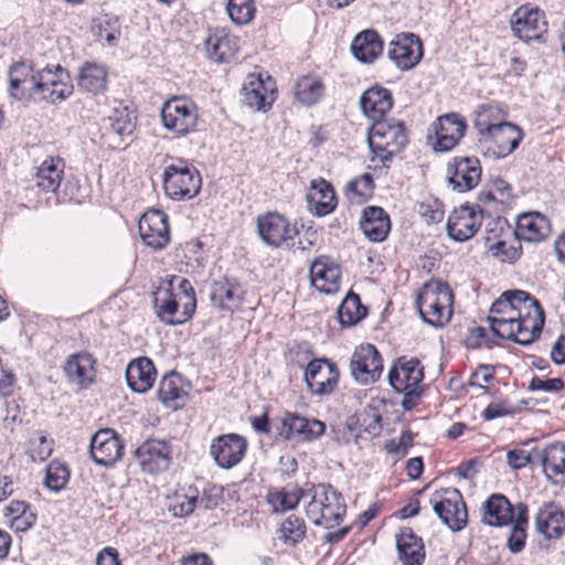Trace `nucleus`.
I'll return each instance as SVG.
<instances>
[{
	"label": "nucleus",
	"instance_id": "f257e3e1",
	"mask_svg": "<svg viewBox=\"0 0 565 565\" xmlns=\"http://www.w3.org/2000/svg\"><path fill=\"white\" fill-rule=\"evenodd\" d=\"M158 318L167 324H181L192 318L196 308L195 291L186 278L163 282L153 294Z\"/></svg>",
	"mask_w": 565,
	"mask_h": 565
},
{
	"label": "nucleus",
	"instance_id": "f03ea898",
	"mask_svg": "<svg viewBox=\"0 0 565 565\" xmlns=\"http://www.w3.org/2000/svg\"><path fill=\"white\" fill-rule=\"evenodd\" d=\"M475 128L479 134V148L489 158H505L519 147L523 138L519 126L510 121L492 124L484 114H479Z\"/></svg>",
	"mask_w": 565,
	"mask_h": 565
},
{
	"label": "nucleus",
	"instance_id": "7ed1b4c3",
	"mask_svg": "<svg viewBox=\"0 0 565 565\" xmlns=\"http://www.w3.org/2000/svg\"><path fill=\"white\" fill-rule=\"evenodd\" d=\"M310 501L306 507V514L315 525L326 529L338 526L347 513L345 500L330 483L312 486L308 492Z\"/></svg>",
	"mask_w": 565,
	"mask_h": 565
},
{
	"label": "nucleus",
	"instance_id": "20e7f679",
	"mask_svg": "<svg viewBox=\"0 0 565 565\" xmlns=\"http://www.w3.org/2000/svg\"><path fill=\"white\" fill-rule=\"evenodd\" d=\"M454 295L448 284L426 282L417 292L416 308L423 321L441 328L452 316Z\"/></svg>",
	"mask_w": 565,
	"mask_h": 565
},
{
	"label": "nucleus",
	"instance_id": "39448f33",
	"mask_svg": "<svg viewBox=\"0 0 565 565\" xmlns=\"http://www.w3.org/2000/svg\"><path fill=\"white\" fill-rule=\"evenodd\" d=\"M162 181L166 194L172 200H190L199 194L202 185L198 169L182 159L164 168Z\"/></svg>",
	"mask_w": 565,
	"mask_h": 565
},
{
	"label": "nucleus",
	"instance_id": "423d86ee",
	"mask_svg": "<svg viewBox=\"0 0 565 565\" xmlns=\"http://www.w3.org/2000/svg\"><path fill=\"white\" fill-rule=\"evenodd\" d=\"M160 117L163 127L177 137L194 131L199 118L195 104L180 96H174L162 105Z\"/></svg>",
	"mask_w": 565,
	"mask_h": 565
},
{
	"label": "nucleus",
	"instance_id": "0eeeda50",
	"mask_svg": "<svg viewBox=\"0 0 565 565\" xmlns=\"http://www.w3.org/2000/svg\"><path fill=\"white\" fill-rule=\"evenodd\" d=\"M408 143L405 124L396 119H382L372 124L367 131L369 149L383 150V147L393 151H402Z\"/></svg>",
	"mask_w": 565,
	"mask_h": 565
},
{
	"label": "nucleus",
	"instance_id": "6e6552de",
	"mask_svg": "<svg viewBox=\"0 0 565 565\" xmlns=\"http://www.w3.org/2000/svg\"><path fill=\"white\" fill-rule=\"evenodd\" d=\"M340 372L334 362L327 358L313 359L307 364L305 382L312 395L332 394L339 382Z\"/></svg>",
	"mask_w": 565,
	"mask_h": 565
},
{
	"label": "nucleus",
	"instance_id": "1a4fd4ad",
	"mask_svg": "<svg viewBox=\"0 0 565 565\" xmlns=\"http://www.w3.org/2000/svg\"><path fill=\"white\" fill-rule=\"evenodd\" d=\"M350 370L360 384L375 383L383 371V360L375 345L367 343L358 347L351 356Z\"/></svg>",
	"mask_w": 565,
	"mask_h": 565
},
{
	"label": "nucleus",
	"instance_id": "9d476101",
	"mask_svg": "<svg viewBox=\"0 0 565 565\" xmlns=\"http://www.w3.org/2000/svg\"><path fill=\"white\" fill-rule=\"evenodd\" d=\"M125 441L111 428L99 429L90 438L89 454L100 467H111L121 459Z\"/></svg>",
	"mask_w": 565,
	"mask_h": 565
},
{
	"label": "nucleus",
	"instance_id": "9b49d317",
	"mask_svg": "<svg viewBox=\"0 0 565 565\" xmlns=\"http://www.w3.org/2000/svg\"><path fill=\"white\" fill-rule=\"evenodd\" d=\"M433 510L440 521L452 531H460L467 524L468 512L458 489H444L439 500L434 501Z\"/></svg>",
	"mask_w": 565,
	"mask_h": 565
},
{
	"label": "nucleus",
	"instance_id": "f8f14e48",
	"mask_svg": "<svg viewBox=\"0 0 565 565\" xmlns=\"http://www.w3.org/2000/svg\"><path fill=\"white\" fill-rule=\"evenodd\" d=\"M134 456L143 472L157 475L169 469L172 448L164 440L148 439L136 448Z\"/></svg>",
	"mask_w": 565,
	"mask_h": 565
},
{
	"label": "nucleus",
	"instance_id": "ddd939ff",
	"mask_svg": "<svg viewBox=\"0 0 565 565\" xmlns=\"http://www.w3.org/2000/svg\"><path fill=\"white\" fill-rule=\"evenodd\" d=\"M511 29L524 42L539 41L547 31V21L539 8L521 6L512 14Z\"/></svg>",
	"mask_w": 565,
	"mask_h": 565
},
{
	"label": "nucleus",
	"instance_id": "4468645a",
	"mask_svg": "<svg viewBox=\"0 0 565 565\" xmlns=\"http://www.w3.org/2000/svg\"><path fill=\"white\" fill-rule=\"evenodd\" d=\"M140 237L153 250L163 249L170 242L169 217L161 210H149L138 223Z\"/></svg>",
	"mask_w": 565,
	"mask_h": 565
},
{
	"label": "nucleus",
	"instance_id": "2eb2a0df",
	"mask_svg": "<svg viewBox=\"0 0 565 565\" xmlns=\"http://www.w3.org/2000/svg\"><path fill=\"white\" fill-rule=\"evenodd\" d=\"M481 164L476 157H455L447 164V181L454 190L463 193L475 189L481 179Z\"/></svg>",
	"mask_w": 565,
	"mask_h": 565
},
{
	"label": "nucleus",
	"instance_id": "dca6fc26",
	"mask_svg": "<svg viewBox=\"0 0 565 565\" xmlns=\"http://www.w3.org/2000/svg\"><path fill=\"white\" fill-rule=\"evenodd\" d=\"M247 450V440L238 434H224L212 440L210 455L222 469L238 465Z\"/></svg>",
	"mask_w": 565,
	"mask_h": 565
},
{
	"label": "nucleus",
	"instance_id": "f3484780",
	"mask_svg": "<svg viewBox=\"0 0 565 565\" xmlns=\"http://www.w3.org/2000/svg\"><path fill=\"white\" fill-rule=\"evenodd\" d=\"M387 55L401 71L414 68L423 57V44L414 33H401L390 43Z\"/></svg>",
	"mask_w": 565,
	"mask_h": 565
},
{
	"label": "nucleus",
	"instance_id": "a211bd4d",
	"mask_svg": "<svg viewBox=\"0 0 565 565\" xmlns=\"http://www.w3.org/2000/svg\"><path fill=\"white\" fill-rule=\"evenodd\" d=\"M257 230L262 241L273 247H279L284 242L294 239L298 234L296 226L278 213H268L257 220Z\"/></svg>",
	"mask_w": 565,
	"mask_h": 565
},
{
	"label": "nucleus",
	"instance_id": "6ab92c4d",
	"mask_svg": "<svg viewBox=\"0 0 565 565\" xmlns=\"http://www.w3.org/2000/svg\"><path fill=\"white\" fill-rule=\"evenodd\" d=\"M326 431V425L316 418H306L296 413H287L281 418L279 435L287 440L298 438L301 441H312Z\"/></svg>",
	"mask_w": 565,
	"mask_h": 565
},
{
	"label": "nucleus",
	"instance_id": "aec40b11",
	"mask_svg": "<svg viewBox=\"0 0 565 565\" xmlns=\"http://www.w3.org/2000/svg\"><path fill=\"white\" fill-rule=\"evenodd\" d=\"M387 380L394 391L417 387L424 380V367L416 358L399 356L390 369Z\"/></svg>",
	"mask_w": 565,
	"mask_h": 565
},
{
	"label": "nucleus",
	"instance_id": "412c9836",
	"mask_svg": "<svg viewBox=\"0 0 565 565\" xmlns=\"http://www.w3.org/2000/svg\"><path fill=\"white\" fill-rule=\"evenodd\" d=\"M245 290L236 278L222 277L211 285L210 299L222 311L237 310L244 299Z\"/></svg>",
	"mask_w": 565,
	"mask_h": 565
},
{
	"label": "nucleus",
	"instance_id": "4be33fe9",
	"mask_svg": "<svg viewBox=\"0 0 565 565\" xmlns=\"http://www.w3.org/2000/svg\"><path fill=\"white\" fill-rule=\"evenodd\" d=\"M311 285L320 292L334 294L340 289L341 268L328 256L313 260L309 269Z\"/></svg>",
	"mask_w": 565,
	"mask_h": 565
},
{
	"label": "nucleus",
	"instance_id": "5701e85b",
	"mask_svg": "<svg viewBox=\"0 0 565 565\" xmlns=\"http://www.w3.org/2000/svg\"><path fill=\"white\" fill-rule=\"evenodd\" d=\"M63 68L56 66V73L49 68L41 70L40 84L38 86L35 102H46L57 104L68 98L73 93V85L64 82L57 73H62Z\"/></svg>",
	"mask_w": 565,
	"mask_h": 565
},
{
	"label": "nucleus",
	"instance_id": "b1692460",
	"mask_svg": "<svg viewBox=\"0 0 565 565\" xmlns=\"http://www.w3.org/2000/svg\"><path fill=\"white\" fill-rule=\"evenodd\" d=\"M481 225L473 207L461 205L455 209L447 221V234L456 242H465L476 235Z\"/></svg>",
	"mask_w": 565,
	"mask_h": 565
},
{
	"label": "nucleus",
	"instance_id": "393cba45",
	"mask_svg": "<svg viewBox=\"0 0 565 565\" xmlns=\"http://www.w3.org/2000/svg\"><path fill=\"white\" fill-rule=\"evenodd\" d=\"M466 121L459 115L451 113L440 116L435 129V151H449L454 149L465 135Z\"/></svg>",
	"mask_w": 565,
	"mask_h": 565
},
{
	"label": "nucleus",
	"instance_id": "a878e982",
	"mask_svg": "<svg viewBox=\"0 0 565 565\" xmlns=\"http://www.w3.org/2000/svg\"><path fill=\"white\" fill-rule=\"evenodd\" d=\"M535 527L545 539H559L565 532V511L555 502H545L535 515Z\"/></svg>",
	"mask_w": 565,
	"mask_h": 565
},
{
	"label": "nucleus",
	"instance_id": "bb28decb",
	"mask_svg": "<svg viewBox=\"0 0 565 565\" xmlns=\"http://www.w3.org/2000/svg\"><path fill=\"white\" fill-rule=\"evenodd\" d=\"M360 106L363 114L373 122L385 119V115L393 107L392 93L383 86L374 85L362 94Z\"/></svg>",
	"mask_w": 565,
	"mask_h": 565
},
{
	"label": "nucleus",
	"instance_id": "cd10ccee",
	"mask_svg": "<svg viewBox=\"0 0 565 565\" xmlns=\"http://www.w3.org/2000/svg\"><path fill=\"white\" fill-rule=\"evenodd\" d=\"M307 202L310 212L317 216L332 213L338 204L332 184L322 178L311 181Z\"/></svg>",
	"mask_w": 565,
	"mask_h": 565
},
{
	"label": "nucleus",
	"instance_id": "c85d7f7f",
	"mask_svg": "<svg viewBox=\"0 0 565 565\" xmlns=\"http://www.w3.org/2000/svg\"><path fill=\"white\" fill-rule=\"evenodd\" d=\"M398 559L403 565H422L425 547L420 536L412 527L405 526L395 536Z\"/></svg>",
	"mask_w": 565,
	"mask_h": 565
},
{
	"label": "nucleus",
	"instance_id": "c756f323",
	"mask_svg": "<svg viewBox=\"0 0 565 565\" xmlns=\"http://www.w3.org/2000/svg\"><path fill=\"white\" fill-rule=\"evenodd\" d=\"M532 303L534 313L527 311L516 320L514 343L523 347L532 344L540 338L545 323V313L541 303L539 301Z\"/></svg>",
	"mask_w": 565,
	"mask_h": 565
},
{
	"label": "nucleus",
	"instance_id": "7c9ffc66",
	"mask_svg": "<svg viewBox=\"0 0 565 565\" xmlns=\"http://www.w3.org/2000/svg\"><path fill=\"white\" fill-rule=\"evenodd\" d=\"M156 375L154 364L147 356L132 360L126 369L127 385L136 393L148 392L154 383Z\"/></svg>",
	"mask_w": 565,
	"mask_h": 565
},
{
	"label": "nucleus",
	"instance_id": "2f4dec72",
	"mask_svg": "<svg viewBox=\"0 0 565 565\" xmlns=\"http://www.w3.org/2000/svg\"><path fill=\"white\" fill-rule=\"evenodd\" d=\"M360 228L371 242H383L391 230L390 216L380 206H366L362 212Z\"/></svg>",
	"mask_w": 565,
	"mask_h": 565
},
{
	"label": "nucleus",
	"instance_id": "473e14b6",
	"mask_svg": "<svg viewBox=\"0 0 565 565\" xmlns=\"http://www.w3.org/2000/svg\"><path fill=\"white\" fill-rule=\"evenodd\" d=\"M482 521L490 526H504L512 523L516 515V505L500 493L491 494L482 505Z\"/></svg>",
	"mask_w": 565,
	"mask_h": 565
},
{
	"label": "nucleus",
	"instance_id": "72a5a7b5",
	"mask_svg": "<svg viewBox=\"0 0 565 565\" xmlns=\"http://www.w3.org/2000/svg\"><path fill=\"white\" fill-rule=\"evenodd\" d=\"M94 364L95 360L89 353H74L67 358L64 372L71 383L86 388L94 382Z\"/></svg>",
	"mask_w": 565,
	"mask_h": 565
},
{
	"label": "nucleus",
	"instance_id": "f704fd0d",
	"mask_svg": "<svg viewBox=\"0 0 565 565\" xmlns=\"http://www.w3.org/2000/svg\"><path fill=\"white\" fill-rule=\"evenodd\" d=\"M183 377L178 372H170L161 379L157 395L167 407L178 409L184 405L189 394L183 387Z\"/></svg>",
	"mask_w": 565,
	"mask_h": 565
},
{
	"label": "nucleus",
	"instance_id": "c9c22d12",
	"mask_svg": "<svg viewBox=\"0 0 565 565\" xmlns=\"http://www.w3.org/2000/svg\"><path fill=\"white\" fill-rule=\"evenodd\" d=\"M207 56L217 63L228 62L238 51L237 38L222 31L209 33L204 40Z\"/></svg>",
	"mask_w": 565,
	"mask_h": 565
},
{
	"label": "nucleus",
	"instance_id": "e433bc0d",
	"mask_svg": "<svg viewBox=\"0 0 565 565\" xmlns=\"http://www.w3.org/2000/svg\"><path fill=\"white\" fill-rule=\"evenodd\" d=\"M514 234L519 241L540 242L550 234V224L540 213H525L518 217Z\"/></svg>",
	"mask_w": 565,
	"mask_h": 565
},
{
	"label": "nucleus",
	"instance_id": "4c0bfd02",
	"mask_svg": "<svg viewBox=\"0 0 565 565\" xmlns=\"http://www.w3.org/2000/svg\"><path fill=\"white\" fill-rule=\"evenodd\" d=\"M353 56L362 63L374 62L383 52V41L375 30H364L351 43Z\"/></svg>",
	"mask_w": 565,
	"mask_h": 565
},
{
	"label": "nucleus",
	"instance_id": "58836bf2",
	"mask_svg": "<svg viewBox=\"0 0 565 565\" xmlns=\"http://www.w3.org/2000/svg\"><path fill=\"white\" fill-rule=\"evenodd\" d=\"M64 161L60 157L46 158L34 175L35 185L43 192H56L64 175Z\"/></svg>",
	"mask_w": 565,
	"mask_h": 565
},
{
	"label": "nucleus",
	"instance_id": "ea45409f",
	"mask_svg": "<svg viewBox=\"0 0 565 565\" xmlns=\"http://www.w3.org/2000/svg\"><path fill=\"white\" fill-rule=\"evenodd\" d=\"M542 466L548 479L555 482L565 480V444L553 443L546 446L542 455Z\"/></svg>",
	"mask_w": 565,
	"mask_h": 565
},
{
	"label": "nucleus",
	"instance_id": "a19ab883",
	"mask_svg": "<svg viewBox=\"0 0 565 565\" xmlns=\"http://www.w3.org/2000/svg\"><path fill=\"white\" fill-rule=\"evenodd\" d=\"M338 320L342 327H352L367 315V309L361 302L358 294L349 291L337 311Z\"/></svg>",
	"mask_w": 565,
	"mask_h": 565
},
{
	"label": "nucleus",
	"instance_id": "79ce46f5",
	"mask_svg": "<svg viewBox=\"0 0 565 565\" xmlns=\"http://www.w3.org/2000/svg\"><path fill=\"white\" fill-rule=\"evenodd\" d=\"M136 120L137 117L135 116V113L121 104L114 107L111 114L105 118L107 127L120 139L134 134L136 129Z\"/></svg>",
	"mask_w": 565,
	"mask_h": 565
},
{
	"label": "nucleus",
	"instance_id": "37998d69",
	"mask_svg": "<svg viewBox=\"0 0 565 565\" xmlns=\"http://www.w3.org/2000/svg\"><path fill=\"white\" fill-rule=\"evenodd\" d=\"M78 86L88 93H103L107 87L105 67L95 63H86L79 72Z\"/></svg>",
	"mask_w": 565,
	"mask_h": 565
},
{
	"label": "nucleus",
	"instance_id": "c03bdc74",
	"mask_svg": "<svg viewBox=\"0 0 565 565\" xmlns=\"http://www.w3.org/2000/svg\"><path fill=\"white\" fill-rule=\"evenodd\" d=\"M508 536L507 546L512 554L523 551L526 540L527 507L524 503L516 504L515 520Z\"/></svg>",
	"mask_w": 565,
	"mask_h": 565
},
{
	"label": "nucleus",
	"instance_id": "a18cd8bd",
	"mask_svg": "<svg viewBox=\"0 0 565 565\" xmlns=\"http://www.w3.org/2000/svg\"><path fill=\"white\" fill-rule=\"evenodd\" d=\"M324 89L321 78L305 75L295 85V97L299 103L311 106L323 96Z\"/></svg>",
	"mask_w": 565,
	"mask_h": 565
},
{
	"label": "nucleus",
	"instance_id": "49530a36",
	"mask_svg": "<svg viewBox=\"0 0 565 565\" xmlns=\"http://www.w3.org/2000/svg\"><path fill=\"white\" fill-rule=\"evenodd\" d=\"M244 103L257 110L266 111L270 108L274 98L266 93L260 79L250 81L243 87Z\"/></svg>",
	"mask_w": 565,
	"mask_h": 565
},
{
	"label": "nucleus",
	"instance_id": "de8ad7c7",
	"mask_svg": "<svg viewBox=\"0 0 565 565\" xmlns=\"http://www.w3.org/2000/svg\"><path fill=\"white\" fill-rule=\"evenodd\" d=\"M302 495L303 490L300 488H295L292 491L280 489L269 492L267 502L273 508L274 513H281L295 509Z\"/></svg>",
	"mask_w": 565,
	"mask_h": 565
},
{
	"label": "nucleus",
	"instance_id": "09e8293b",
	"mask_svg": "<svg viewBox=\"0 0 565 565\" xmlns=\"http://www.w3.org/2000/svg\"><path fill=\"white\" fill-rule=\"evenodd\" d=\"M305 521L297 515H289L280 525L279 540L285 544L296 545L306 536Z\"/></svg>",
	"mask_w": 565,
	"mask_h": 565
},
{
	"label": "nucleus",
	"instance_id": "8fccbe9b",
	"mask_svg": "<svg viewBox=\"0 0 565 565\" xmlns=\"http://www.w3.org/2000/svg\"><path fill=\"white\" fill-rule=\"evenodd\" d=\"M226 10L233 23L245 25L254 19L256 6L254 0H228Z\"/></svg>",
	"mask_w": 565,
	"mask_h": 565
},
{
	"label": "nucleus",
	"instance_id": "3c124183",
	"mask_svg": "<svg viewBox=\"0 0 565 565\" xmlns=\"http://www.w3.org/2000/svg\"><path fill=\"white\" fill-rule=\"evenodd\" d=\"M70 479L67 466L58 460L49 463L45 475V486L52 491H60L65 488Z\"/></svg>",
	"mask_w": 565,
	"mask_h": 565
},
{
	"label": "nucleus",
	"instance_id": "603ef678",
	"mask_svg": "<svg viewBox=\"0 0 565 565\" xmlns=\"http://www.w3.org/2000/svg\"><path fill=\"white\" fill-rule=\"evenodd\" d=\"M519 317H509V318H487L489 322L490 330L493 335L499 339L515 340V326Z\"/></svg>",
	"mask_w": 565,
	"mask_h": 565
},
{
	"label": "nucleus",
	"instance_id": "864d4df0",
	"mask_svg": "<svg viewBox=\"0 0 565 565\" xmlns=\"http://www.w3.org/2000/svg\"><path fill=\"white\" fill-rule=\"evenodd\" d=\"M41 71H36L35 74L30 76L28 79L22 81L18 88L10 89V94L18 100H34L36 96L38 86L40 84Z\"/></svg>",
	"mask_w": 565,
	"mask_h": 565
},
{
	"label": "nucleus",
	"instance_id": "5fc2aeb1",
	"mask_svg": "<svg viewBox=\"0 0 565 565\" xmlns=\"http://www.w3.org/2000/svg\"><path fill=\"white\" fill-rule=\"evenodd\" d=\"M508 298L510 299L511 305H513V309L515 312L520 313V316H524L525 312L532 313L534 311L533 301H539L534 297H532L529 292L523 290H508L504 291Z\"/></svg>",
	"mask_w": 565,
	"mask_h": 565
},
{
	"label": "nucleus",
	"instance_id": "6e6d98bb",
	"mask_svg": "<svg viewBox=\"0 0 565 565\" xmlns=\"http://www.w3.org/2000/svg\"><path fill=\"white\" fill-rule=\"evenodd\" d=\"M382 415L374 407L364 408L360 420L363 431L372 436L380 435L382 430Z\"/></svg>",
	"mask_w": 565,
	"mask_h": 565
},
{
	"label": "nucleus",
	"instance_id": "4d7b16f0",
	"mask_svg": "<svg viewBox=\"0 0 565 565\" xmlns=\"http://www.w3.org/2000/svg\"><path fill=\"white\" fill-rule=\"evenodd\" d=\"M347 190L363 200L370 198L374 190L372 175L370 173H364L355 180L350 181L347 185Z\"/></svg>",
	"mask_w": 565,
	"mask_h": 565
},
{
	"label": "nucleus",
	"instance_id": "13d9d810",
	"mask_svg": "<svg viewBox=\"0 0 565 565\" xmlns=\"http://www.w3.org/2000/svg\"><path fill=\"white\" fill-rule=\"evenodd\" d=\"M98 36L105 39L109 44L117 41L120 35L118 19L105 15L98 20Z\"/></svg>",
	"mask_w": 565,
	"mask_h": 565
},
{
	"label": "nucleus",
	"instance_id": "bf43d9fd",
	"mask_svg": "<svg viewBox=\"0 0 565 565\" xmlns=\"http://www.w3.org/2000/svg\"><path fill=\"white\" fill-rule=\"evenodd\" d=\"M564 387L565 382L561 377L543 380L541 377L533 376L527 388L532 392L543 391L548 393H558L563 391Z\"/></svg>",
	"mask_w": 565,
	"mask_h": 565
},
{
	"label": "nucleus",
	"instance_id": "052dcab7",
	"mask_svg": "<svg viewBox=\"0 0 565 565\" xmlns=\"http://www.w3.org/2000/svg\"><path fill=\"white\" fill-rule=\"evenodd\" d=\"M33 66L25 62L13 64L9 70L10 89L18 88L22 81L35 74Z\"/></svg>",
	"mask_w": 565,
	"mask_h": 565
},
{
	"label": "nucleus",
	"instance_id": "680f3d73",
	"mask_svg": "<svg viewBox=\"0 0 565 565\" xmlns=\"http://www.w3.org/2000/svg\"><path fill=\"white\" fill-rule=\"evenodd\" d=\"M509 317H521L520 313L515 312L513 305L510 299L503 292L490 308V315L487 318H509Z\"/></svg>",
	"mask_w": 565,
	"mask_h": 565
},
{
	"label": "nucleus",
	"instance_id": "e2e57ef3",
	"mask_svg": "<svg viewBox=\"0 0 565 565\" xmlns=\"http://www.w3.org/2000/svg\"><path fill=\"white\" fill-rule=\"evenodd\" d=\"M492 255L498 257L501 262H514L520 257V249L512 245H508L504 241H497L493 245L489 246Z\"/></svg>",
	"mask_w": 565,
	"mask_h": 565
},
{
	"label": "nucleus",
	"instance_id": "0e129e2a",
	"mask_svg": "<svg viewBox=\"0 0 565 565\" xmlns=\"http://www.w3.org/2000/svg\"><path fill=\"white\" fill-rule=\"evenodd\" d=\"M371 152V162L374 163V170H388L391 168V163L393 158L398 151H393L391 148L383 147V150L379 149H370Z\"/></svg>",
	"mask_w": 565,
	"mask_h": 565
},
{
	"label": "nucleus",
	"instance_id": "69168bd1",
	"mask_svg": "<svg viewBox=\"0 0 565 565\" xmlns=\"http://www.w3.org/2000/svg\"><path fill=\"white\" fill-rule=\"evenodd\" d=\"M199 502V498L196 494L188 495L180 498V500L173 507V513L177 516H184L191 514L196 504Z\"/></svg>",
	"mask_w": 565,
	"mask_h": 565
},
{
	"label": "nucleus",
	"instance_id": "338daca9",
	"mask_svg": "<svg viewBox=\"0 0 565 565\" xmlns=\"http://www.w3.org/2000/svg\"><path fill=\"white\" fill-rule=\"evenodd\" d=\"M531 461V456L524 449H512L507 454V462L513 470L524 468Z\"/></svg>",
	"mask_w": 565,
	"mask_h": 565
},
{
	"label": "nucleus",
	"instance_id": "774afa93",
	"mask_svg": "<svg viewBox=\"0 0 565 565\" xmlns=\"http://www.w3.org/2000/svg\"><path fill=\"white\" fill-rule=\"evenodd\" d=\"M438 205L437 201L434 204L422 203L418 212L428 223H438L444 216V211Z\"/></svg>",
	"mask_w": 565,
	"mask_h": 565
}]
</instances>
